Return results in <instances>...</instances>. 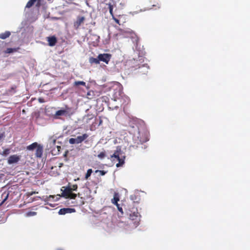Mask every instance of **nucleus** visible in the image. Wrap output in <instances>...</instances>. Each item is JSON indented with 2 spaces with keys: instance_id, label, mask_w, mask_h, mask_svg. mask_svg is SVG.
<instances>
[{
  "instance_id": "f257e3e1",
  "label": "nucleus",
  "mask_w": 250,
  "mask_h": 250,
  "mask_svg": "<svg viewBox=\"0 0 250 250\" xmlns=\"http://www.w3.org/2000/svg\"><path fill=\"white\" fill-rule=\"evenodd\" d=\"M129 218L130 221L127 225L121 222L119 224V226L124 227L125 229L127 231L136 228L139 225L140 221V215L136 209L130 211Z\"/></svg>"
},
{
  "instance_id": "f03ea898",
  "label": "nucleus",
  "mask_w": 250,
  "mask_h": 250,
  "mask_svg": "<svg viewBox=\"0 0 250 250\" xmlns=\"http://www.w3.org/2000/svg\"><path fill=\"white\" fill-rule=\"evenodd\" d=\"M125 155L121 150L120 146H117L114 153L111 155L110 159L114 163L118 162L116 164L117 167H122L125 164Z\"/></svg>"
},
{
  "instance_id": "7ed1b4c3",
  "label": "nucleus",
  "mask_w": 250,
  "mask_h": 250,
  "mask_svg": "<svg viewBox=\"0 0 250 250\" xmlns=\"http://www.w3.org/2000/svg\"><path fill=\"white\" fill-rule=\"evenodd\" d=\"M78 188L77 185H69L67 187H63L61 189L62 196L66 198L75 199L77 194L72 192L73 191H76Z\"/></svg>"
},
{
  "instance_id": "20e7f679",
  "label": "nucleus",
  "mask_w": 250,
  "mask_h": 250,
  "mask_svg": "<svg viewBox=\"0 0 250 250\" xmlns=\"http://www.w3.org/2000/svg\"><path fill=\"white\" fill-rule=\"evenodd\" d=\"M111 89L113 90L112 98L115 101L119 100L122 97V86L118 82H113L111 83Z\"/></svg>"
},
{
  "instance_id": "39448f33",
  "label": "nucleus",
  "mask_w": 250,
  "mask_h": 250,
  "mask_svg": "<svg viewBox=\"0 0 250 250\" xmlns=\"http://www.w3.org/2000/svg\"><path fill=\"white\" fill-rule=\"evenodd\" d=\"M74 113L72 108L65 106L64 108H62L61 109L58 110L56 112L55 117L56 118H59V116H68L70 117Z\"/></svg>"
},
{
  "instance_id": "423d86ee",
  "label": "nucleus",
  "mask_w": 250,
  "mask_h": 250,
  "mask_svg": "<svg viewBox=\"0 0 250 250\" xmlns=\"http://www.w3.org/2000/svg\"><path fill=\"white\" fill-rule=\"evenodd\" d=\"M88 137V135L87 134H83L82 136H79L76 138H70L69 140V143L70 144H80L83 142L85 139H86Z\"/></svg>"
},
{
  "instance_id": "0eeeda50",
  "label": "nucleus",
  "mask_w": 250,
  "mask_h": 250,
  "mask_svg": "<svg viewBox=\"0 0 250 250\" xmlns=\"http://www.w3.org/2000/svg\"><path fill=\"white\" fill-rule=\"evenodd\" d=\"M98 58L99 61H102L107 64L111 59V55L109 54H100L98 55Z\"/></svg>"
},
{
  "instance_id": "6e6552de",
  "label": "nucleus",
  "mask_w": 250,
  "mask_h": 250,
  "mask_svg": "<svg viewBox=\"0 0 250 250\" xmlns=\"http://www.w3.org/2000/svg\"><path fill=\"white\" fill-rule=\"evenodd\" d=\"M20 160V156L18 155H13L9 156L7 160L9 165L17 163Z\"/></svg>"
},
{
  "instance_id": "1a4fd4ad",
  "label": "nucleus",
  "mask_w": 250,
  "mask_h": 250,
  "mask_svg": "<svg viewBox=\"0 0 250 250\" xmlns=\"http://www.w3.org/2000/svg\"><path fill=\"white\" fill-rule=\"evenodd\" d=\"M39 198L45 202V205H48L52 208H54L55 207V204H52L49 203V202L50 201V198H55V196L50 195L49 196H42V197H39Z\"/></svg>"
},
{
  "instance_id": "9d476101",
  "label": "nucleus",
  "mask_w": 250,
  "mask_h": 250,
  "mask_svg": "<svg viewBox=\"0 0 250 250\" xmlns=\"http://www.w3.org/2000/svg\"><path fill=\"white\" fill-rule=\"evenodd\" d=\"M75 212L74 208H63L60 209L59 214L60 215H64L67 213H71Z\"/></svg>"
},
{
  "instance_id": "9b49d317",
  "label": "nucleus",
  "mask_w": 250,
  "mask_h": 250,
  "mask_svg": "<svg viewBox=\"0 0 250 250\" xmlns=\"http://www.w3.org/2000/svg\"><path fill=\"white\" fill-rule=\"evenodd\" d=\"M121 34L124 35L125 37L133 38L135 35V33L130 29H125L121 31Z\"/></svg>"
},
{
  "instance_id": "f8f14e48",
  "label": "nucleus",
  "mask_w": 250,
  "mask_h": 250,
  "mask_svg": "<svg viewBox=\"0 0 250 250\" xmlns=\"http://www.w3.org/2000/svg\"><path fill=\"white\" fill-rule=\"evenodd\" d=\"M43 147L42 146L39 145L36 149L35 155L37 157L41 158L42 155Z\"/></svg>"
},
{
  "instance_id": "ddd939ff",
  "label": "nucleus",
  "mask_w": 250,
  "mask_h": 250,
  "mask_svg": "<svg viewBox=\"0 0 250 250\" xmlns=\"http://www.w3.org/2000/svg\"><path fill=\"white\" fill-rule=\"evenodd\" d=\"M47 41L49 45L51 46L55 45L57 42L56 38L55 37H48Z\"/></svg>"
},
{
  "instance_id": "4468645a",
  "label": "nucleus",
  "mask_w": 250,
  "mask_h": 250,
  "mask_svg": "<svg viewBox=\"0 0 250 250\" xmlns=\"http://www.w3.org/2000/svg\"><path fill=\"white\" fill-rule=\"evenodd\" d=\"M119 201V196L118 193H115L114 194V197L111 200V202L114 205H117L118 204V201Z\"/></svg>"
},
{
  "instance_id": "2eb2a0df",
  "label": "nucleus",
  "mask_w": 250,
  "mask_h": 250,
  "mask_svg": "<svg viewBox=\"0 0 250 250\" xmlns=\"http://www.w3.org/2000/svg\"><path fill=\"white\" fill-rule=\"evenodd\" d=\"M79 85H83L85 86L87 89L89 88V87L86 85V83L83 81H75L74 83V86H78Z\"/></svg>"
},
{
  "instance_id": "dca6fc26",
  "label": "nucleus",
  "mask_w": 250,
  "mask_h": 250,
  "mask_svg": "<svg viewBox=\"0 0 250 250\" xmlns=\"http://www.w3.org/2000/svg\"><path fill=\"white\" fill-rule=\"evenodd\" d=\"M11 35V33L9 31H5L4 33L0 34V39H5L9 37Z\"/></svg>"
},
{
  "instance_id": "f3484780",
  "label": "nucleus",
  "mask_w": 250,
  "mask_h": 250,
  "mask_svg": "<svg viewBox=\"0 0 250 250\" xmlns=\"http://www.w3.org/2000/svg\"><path fill=\"white\" fill-rule=\"evenodd\" d=\"M38 146L39 144L37 143H34L31 145L27 146V149L29 150H33L35 149H36Z\"/></svg>"
},
{
  "instance_id": "a211bd4d",
  "label": "nucleus",
  "mask_w": 250,
  "mask_h": 250,
  "mask_svg": "<svg viewBox=\"0 0 250 250\" xmlns=\"http://www.w3.org/2000/svg\"><path fill=\"white\" fill-rule=\"evenodd\" d=\"M61 146H55V148L52 149V153L54 155H57L60 151Z\"/></svg>"
},
{
  "instance_id": "6ab92c4d",
  "label": "nucleus",
  "mask_w": 250,
  "mask_h": 250,
  "mask_svg": "<svg viewBox=\"0 0 250 250\" xmlns=\"http://www.w3.org/2000/svg\"><path fill=\"white\" fill-rule=\"evenodd\" d=\"M84 18L83 17H79L75 24V26H79L83 22Z\"/></svg>"
},
{
  "instance_id": "aec40b11",
  "label": "nucleus",
  "mask_w": 250,
  "mask_h": 250,
  "mask_svg": "<svg viewBox=\"0 0 250 250\" xmlns=\"http://www.w3.org/2000/svg\"><path fill=\"white\" fill-rule=\"evenodd\" d=\"M89 62L90 63L99 64L100 63L99 59L98 57L97 58H90Z\"/></svg>"
},
{
  "instance_id": "412c9836",
  "label": "nucleus",
  "mask_w": 250,
  "mask_h": 250,
  "mask_svg": "<svg viewBox=\"0 0 250 250\" xmlns=\"http://www.w3.org/2000/svg\"><path fill=\"white\" fill-rule=\"evenodd\" d=\"M36 215H37V212L35 211H28L24 214V216L26 217H29L35 216Z\"/></svg>"
},
{
  "instance_id": "4be33fe9",
  "label": "nucleus",
  "mask_w": 250,
  "mask_h": 250,
  "mask_svg": "<svg viewBox=\"0 0 250 250\" xmlns=\"http://www.w3.org/2000/svg\"><path fill=\"white\" fill-rule=\"evenodd\" d=\"M16 51H17L16 48H9L5 50V52L6 53H11Z\"/></svg>"
},
{
  "instance_id": "5701e85b",
  "label": "nucleus",
  "mask_w": 250,
  "mask_h": 250,
  "mask_svg": "<svg viewBox=\"0 0 250 250\" xmlns=\"http://www.w3.org/2000/svg\"><path fill=\"white\" fill-rule=\"evenodd\" d=\"M92 172V169H88L85 176V179H87L91 175Z\"/></svg>"
},
{
  "instance_id": "b1692460",
  "label": "nucleus",
  "mask_w": 250,
  "mask_h": 250,
  "mask_svg": "<svg viewBox=\"0 0 250 250\" xmlns=\"http://www.w3.org/2000/svg\"><path fill=\"white\" fill-rule=\"evenodd\" d=\"M9 153H10V149H8V148H6V149H5L3 151V152L1 153V154L2 155H4V156H6V155H8Z\"/></svg>"
},
{
  "instance_id": "393cba45",
  "label": "nucleus",
  "mask_w": 250,
  "mask_h": 250,
  "mask_svg": "<svg viewBox=\"0 0 250 250\" xmlns=\"http://www.w3.org/2000/svg\"><path fill=\"white\" fill-rule=\"evenodd\" d=\"M105 156V154L104 152H101L100 154L98 155V157L100 159L104 158Z\"/></svg>"
},
{
  "instance_id": "a878e982",
  "label": "nucleus",
  "mask_w": 250,
  "mask_h": 250,
  "mask_svg": "<svg viewBox=\"0 0 250 250\" xmlns=\"http://www.w3.org/2000/svg\"><path fill=\"white\" fill-rule=\"evenodd\" d=\"M56 143V140L53 138L50 139V146L52 147L53 146H55Z\"/></svg>"
},
{
  "instance_id": "bb28decb",
  "label": "nucleus",
  "mask_w": 250,
  "mask_h": 250,
  "mask_svg": "<svg viewBox=\"0 0 250 250\" xmlns=\"http://www.w3.org/2000/svg\"><path fill=\"white\" fill-rule=\"evenodd\" d=\"M95 172V173H99L102 176L104 175L106 173V172L104 171V170H97Z\"/></svg>"
},
{
  "instance_id": "cd10ccee",
  "label": "nucleus",
  "mask_w": 250,
  "mask_h": 250,
  "mask_svg": "<svg viewBox=\"0 0 250 250\" xmlns=\"http://www.w3.org/2000/svg\"><path fill=\"white\" fill-rule=\"evenodd\" d=\"M117 206L118 210L122 214H123V210L121 207H120V205L118 204L117 205H116Z\"/></svg>"
},
{
  "instance_id": "c85d7f7f",
  "label": "nucleus",
  "mask_w": 250,
  "mask_h": 250,
  "mask_svg": "<svg viewBox=\"0 0 250 250\" xmlns=\"http://www.w3.org/2000/svg\"><path fill=\"white\" fill-rule=\"evenodd\" d=\"M110 13L112 15L113 7L111 4H108Z\"/></svg>"
},
{
  "instance_id": "c756f323",
  "label": "nucleus",
  "mask_w": 250,
  "mask_h": 250,
  "mask_svg": "<svg viewBox=\"0 0 250 250\" xmlns=\"http://www.w3.org/2000/svg\"><path fill=\"white\" fill-rule=\"evenodd\" d=\"M59 199V197H56L55 198H50V201H58Z\"/></svg>"
},
{
  "instance_id": "7c9ffc66",
  "label": "nucleus",
  "mask_w": 250,
  "mask_h": 250,
  "mask_svg": "<svg viewBox=\"0 0 250 250\" xmlns=\"http://www.w3.org/2000/svg\"><path fill=\"white\" fill-rule=\"evenodd\" d=\"M8 193H7V194H6V196H5V198H4V200H3V202H2L3 203L4 202H5V201L7 200V199L8 198Z\"/></svg>"
},
{
  "instance_id": "2f4dec72",
  "label": "nucleus",
  "mask_w": 250,
  "mask_h": 250,
  "mask_svg": "<svg viewBox=\"0 0 250 250\" xmlns=\"http://www.w3.org/2000/svg\"><path fill=\"white\" fill-rule=\"evenodd\" d=\"M148 140V138L147 137H146V138H145V139L141 141L143 142H146V141H147Z\"/></svg>"
},
{
  "instance_id": "473e14b6",
  "label": "nucleus",
  "mask_w": 250,
  "mask_h": 250,
  "mask_svg": "<svg viewBox=\"0 0 250 250\" xmlns=\"http://www.w3.org/2000/svg\"><path fill=\"white\" fill-rule=\"evenodd\" d=\"M114 20H115L116 22H117V23L119 24V21L118 20H117V19H115V18H114Z\"/></svg>"
},
{
  "instance_id": "72a5a7b5",
  "label": "nucleus",
  "mask_w": 250,
  "mask_h": 250,
  "mask_svg": "<svg viewBox=\"0 0 250 250\" xmlns=\"http://www.w3.org/2000/svg\"><path fill=\"white\" fill-rule=\"evenodd\" d=\"M3 135L2 134H0V140L2 138Z\"/></svg>"
},
{
  "instance_id": "f704fd0d",
  "label": "nucleus",
  "mask_w": 250,
  "mask_h": 250,
  "mask_svg": "<svg viewBox=\"0 0 250 250\" xmlns=\"http://www.w3.org/2000/svg\"><path fill=\"white\" fill-rule=\"evenodd\" d=\"M137 14V12H133V13H132V15H133L134 14Z\"/></svg>"
},
{
  "instance_id": "c9c22d12",
  "label": "nucleus",
  "mask_w": 250,
  "mask_h": 250,
  "mask_svg": "<svg viewBox=\"0 0 250 250\" xmlns=\"http://www.w3.org/2000/svg\"><path fill=\"white\" fill-rule=\"evenodd\" d=\"M143 67H146L147 69H148V67H147V66H145V65H143Z\"/></svg>"
},
{
  "instance_id": "e433bc0d",
  "label": "nucleus",
  "mask_w": 250,
  "mask_h": 250,
  "mask_svg": "<svg viewBox=\"0 0 250 250\" xmlns=\"http://www.w3.org/2000/svg\"><path fill=\"white\" fill-rule=\"evenodd\" d=\"M106 0H104V1H105Z\"/></svg>"
}]
</instances>
